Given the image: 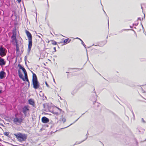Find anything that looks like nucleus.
Wrapping results in <instances>:
<instances>
[{
    "mask_svg": "<svg viewBox=\"0 0 146 146\" xmlns=\"http://www.w3.org/2000/svg\"><path fill=\"white\" fill-rule=\"evenodd\" d=\"M14 135L19 141L21 142L26 141L27 138V135L25 134L17 133L14 134Z\"/></svg>",
    "mask_w": 146,
    "mask_h": 146,
    "instance_id": "f257e3e1",
    "label": "nucleus"
},
{
    "mask_svg": "<svg viewBox=\"0 0 146 146\" xmlns=\"http://www.w3.org/2000/svg\"><path fill=\"white\" fill-rule=\"evenodd\" d=\"M17 114L15 115V117L14 118L13 120L14 123L17 125H20L22 122L23 119L22 118H19L17 117Z\"/></svg>",
    "mask_w": 146,
    "mask_h": 146,
    "instance_id": "f03ea898",
    "label": "nucleus"
},
{
    "mask_svg": "<svg viewBox=\"0 0 146 146\" xmlns=\"http://www.w3.org/2000/svg\"><path fill=\"white\" fill-rule=\"evenodd\" d=\"M7 50L3 47L0 46V56L3 57L6 55Z\"/></svg>",
    "mask_w": 146,
    "mask_h": 146,
    "instance_id": "7ed1b4c3",
    "label": "nucleus"
},
{
    "mask_svg": "<svg viewBox=\"0 0 146 146\" xmlns=\"http://www.w3.org/2000/svg\"><path fill=\"white\" fill-rule=\"evenodd\" d=\"M13 35L11 37L13 42H16L17 40L16 38V30H13L12 31Z\"/></svg>",
    "mask_w": 146,
    "mask_h": 146,
    "instance_id": "20e7f679",
    "label": "nucleus"
},
{
    "mask_svg": "<svg viewBox=\"0 0 146 146\" xmlns=\"http://www.w3.org/2000/svg\"><path fill=\"white\" fill-rule=\"evenodd\" d=\"M29 110L28 106H25L22 108V112L26 116L27 115V112Z\"/></svg>",
    "mask_w": 146,
    "mask_h": 146,
    "instance_id": "39448f33",
    "label": "nucleus"
},
{
    "mask_svg": "<svg viewBox=\"0 0 146 146\" xmlns=\"http://www.w3.org/2000/svg\"><path fill=\"white\" fill-rule=\"evenodd\" d=\"M33 87L35 89L38 88L40 87V83L38 81L32 82Z\"/></svg>",
    "mask_w": 146,
    "mask_h": 146,
    "instance_id": "423d86ee",
    "label": "nucleus"
},
{
    "mask_svg": "<svg viewBox=\"0 0 146 146\" xmlns=\"http://www.w3.org/2000/svg\"><path fill=\"white\" fill-rule=\"evenodd\" d=\"M28 48V52L29 53L30 52L31 48L32 46V40H29Z\"/></svg>",
    "mask_w": 146,
    "mask_h": 146,
    "instance_id": "0eeeda50",
    "label": "nucleus"
},
{
    "mask_svg": "<svg viewBox=\"0 0 146 146\" xmlns=\"http://www.w3.org/2000/svg\"><path fill=\"white\" fill-rule=\"evenodd\" d=\"M6 73L4 71L0 72V79H2L5 77L6 76Z\"/></svg>",
    "mask_w": 146,
    "mask_h": 146,
    "instance_id": "6e6552de",
    "label": "nucleus"
},
{
    "mask_svg": "<svg viewBox=\"0 0 146 146\" xmlns=\"http://www.w3.org/2000/svg\"><path fill=\"white\" fill-rule=\"evenodd\" d=\"M25 33L28 38V40H32V36L30 32L27 30H26Z\"/></svg>",
    "mask_w": 146,
    "mask_h": 146,
    "instance_id": "1a4fd4ad",
    "label": "nucleus"
},
{
    "mask_svg": "<svg viewBox=\"0 0 146 146\" xmlns=\"http://www.w3.org/2000/svg\"><path fill=\"white\" fill-rule=\"evenodd\" d=\"M49 119L45 117H43L42 118V121L43 123H46L49 122Z\"/></svg>",
    "mask_w": 146,
    "mask_h": 146,
    "instance_id": "9d476101",
    "label": "nucleus"
},
{
    "mask_svg": "<svg viewBox=\"0 0 146 146\" xmlns=\"http://www.w3.org/2000/svg\"><path fill=\"white\" fill-rule=\"evenodd\" d=\"M6 62L5 61V60L0 57V66H3L5 64Z\"/></svg>",
    "mask_w": 146,
    "mask_h": 146,
    "instance_id": "9b49d317",
    "label": "nucleus"
},
{
    "mask_svg": "<svg viewBox=\"0 0 146 146\" xmlns=\"http://www.w3.org/2000/svg\"><path fill=\"white\" fill-rule=\"evenodd\" d=\"M33 73V78H32V82L37 81L38 79L36 74L34 73L33 72L31 71Z\"/></svg>",
    "mask_w": 146,
    "mask_h": 146,
    "instance_id": "f8f14e48",
    "label": "nucleus"
},
{
    "mask_svg": "<svg viewBox=\"0 0 146 146\" xmlns=\"http://www.w3.org/2000/svg\"><path fill=\"white\" fill-rule=\"evenodd\" d=\"M18 73L19 78H20L22 79L23 81H25V79L23 77V75L21 72V70H18Z\"/></svg>",
    "mask_w": 146,
    "mask_h": 146,
    "instance_id": "ddd939ff",
    "label": "nucleus"
},
{
    "mask_svg": "<svg viewBox=\"0 0 146 146\" xmlns=\"http://www.w3.org/2000/svg\"><path fill=\"white\" fill-rule=\"evenodd\" d=\"M28 102L29 104L32 105L33 107L35 106V103L33 100L30 99L29 100Z\"/></svg>",
    "mask_w": 146,
    "mask_h": 146,
    "instance_id": "4468645a",
    "label": "nucleus"
},
{
    "mask_svg": "<svg viewBox=\"0 0 146 146\" xmlns=\"http://www.w3.org/2000/svg\"><path fill=\"white\" fill-rule=\"evenodd\" d=\"M94 95H95V96L94 97V98H91V99L92 101H96V99L97 97V96L96 95V93L95 92L94 93Z\"/></svg>",
    "mask_w": 146,
    "mask_h": 146,
    "instance_id": "2eb2a0df",
    "label": "nucleus"
},
{
    "mask_svg": "<svg viewBox=\"0 0 146 146\" xmlns=\"http://www.w3.org/2000/svg\"><path fill=\"white\" fill-rule=\"evenodd\" d=\"M15 43H16V51L17 52H18L19 51V48L18 46V44L17 43V41L16 42H14Z\"/></svg>",
    "mask_w": 146,
    "mask_h": 146,
    "instance_id": "dca6fc26",
    "label": "nucleus"
},
{
    "mask_svg": "<svg viewBox=\"0 0 146 146\" xmlns=\"http://www.w3.org/2000/svg\"><path fill=\"white\" fill-rule=\"evenodd\" d=\"M93 103L95 107L97 106V107H98L100 105V103H99L97 102H96V101H95L94 102H93Z\"/></svg>",
    "mask_w": 146,
    "mask_h": 146,
    "instance_id": "f3484780",
    "label": "nucleus"
},
{
    "mask_svg": "<svg viewBox=\"0 0 146 146\" xmlns=\"http://www.w3.org/2000/svg\"><path fill=\"white\" fill-rule=\"evenodd\" d=\"M49 124L50 125V128H51L54 126V123L53 122V121H51L49 123Z\"/></svg>",
    "mask_w": 146,
    "mask_h": 146,
    "instance_id": "a211bd4d",
    "label": "nucleus"
},
{
    "mask_svg": "<svg viewBox=\"0 0 146 146\" xmlns=\"http://www.w3.org/2000/svg\"><path fill=\"white\" fill-rule=\"evenodd\" d=\"M25 79L27 82H29V80L28 79L27 74L25 75Z\"/></svg>",
    "mask_w": 146,
    "mask_h": 146,
    "instance_id": "6ab92c4d",
    "label": "nucleus"
},
{
    "mask_svg": "<svg viewBox=\"0 0 146 146\" xmlns=\"http://www.w3.org/2000/svg\"><path fill=\"white\" fill-rule=\"evenodd\" d=\"M69 40V38L66 39H65L64 41V43H67V42H69L71 41V40H70L68 41V40Z\"/></svg>",
    "mask_w": 146,
    "mask_h": 146,
    "instance_id": "aec40b11",
    "label": "nucleus"
},
{
    "mask_svg": "<svg viewBox=\"0 0 146 146\" xmlns=\"http://www.w3.org/2000/svg\"><path fill=\"white\" fill-rule=\"evenodd\" d=\"M51 41L52 42V44H53L56 45L57 44L56 42L54 40H51Z\"/></svg>",
    "mask_w": 146,
    "mask_h": 146,
    "instance_id": "412c9836",
    "label": "nucleus"
},
{
    "mask_svg": "<svg viewBox=\"0 0 146 146\" xmlns=\"http://www.w3.org/2000/svg\"><path fill=\"white\" fill-rule=\"evenodd\" d=\"M61 120L63 123H64L66 121V119L65 118L63 117L61 118Z\"/></svg>",
    "mask_w": 146,
    "mask_h": 146,
    "instance_id": "4be33fe9",
    "label": "nucleus"
},
{
    "mask_svg": "<svg viewBox=\"0 0 146 146\" xmlns=\"http://www.w3.org/2000/svg\"><path fill=\"white\" fill-rule=\"evenodd\" d=\"M87 138H88V137H86V138L85 139H84V140H83V141H81V142H80V143H77V142H76L75 143V145L78 144H79V143H81L82 142L84 141H85V140H86V139H87Z\"/></svg>",
    "mask_w": 146,
    "mask_h": 146,
    "instance_id": "5701e85b",
    "label": "nucleus"
},
{
    "mask_svg": "<svg viewBox=\"0 0 146 146\" xmlns=\"http://www.w3.org/2000/svg\"><path fill=\"white\" fill-rule=\"evenodd\" d=\"M18 67L20 69H21L22 68H23V67L20 64H19L18 65Z\"/></svg>",
    "mask_w": 146,
    "mask_h": 146,
    "instance_id": "b1692460",
    "label": "nucleus"
},
{
    "mask_svg": "<svg viewBox=\"0 0 146 146\" xmlns=\"http://www.w3.org/2000/svg\"><path fill=\"white\" fill-rule=\"evenodd\" d=\"M4 134L5 135L9 137V132H5L4 133Z\"/></svg>",
    "mask_w": 146,
    "mask_h": 146,
    "instance_id": "393cba45",
    "label": "nucleus"
},
{
    "mask_svg": "<svg viewBox=\"0 0 146 146\" xmlns=\"http://www.w3.org/2000/svg\"><path fill=\"white\" fill-rule=\"evenodd\" d=\"M53 113L54 114L56 115H58L59 114V113H58V112H54V111H53Z\"/></svg>",
    "mask_w": 146,
    "mask_h": 146,
    "instance_id": "a878e982",
    "label": "nucleus"
},
{
    "mask_svg": "<svg viewBox=\"0 0 146 146\" xmlns=\"http://www.w3.org/2000/svg\"><path fill=\"white\" fill-rule=\"evenodd\" d=\"M23 71V72L24 75L27 74V72L25 69Z\"/></svg>",
    "mask_w": 146,
    "mask_h": 146,
    "instance_id": "bb28decb",
    "label": "nucleus"
},
{
    "mask_svg": "<svg viewBox=\"0 0 146 146\" xmlns=\"http://www.w3.org/2000/svg\"><path fill=\"white\" fill-rule=\"evenodd\" d=\"M81 44H82V45L84 46L85 48H86V45L84 44L83 41H82V42H81Z\"/></svg>",
    "mask_w": 146,
    "mask_h": 146,
    "instance_id": "cd10ccee",
    "label": "nucleus"
},
{
    "mask_svg": "<svg viewBox=\"0 0 146 146\" xmlns=\"http://www.w3.org/2000/svg\"><path fill=\"white\" fill-rule=\"evenodd\" d=\"M45 84H46V86H47V87H48L49 88L50 86H49V85L47 84V83L46 82H45Z\"/></svg>",
    "mask_w": 146,
    "mask_h": 146,
    "instance_id": "c85d7f7f",
    "label": "nucleus"
},
{
    "mask_svg": "<svg viewBox=\"0 0 146 146\" xmlns=\"http://www.w3.org/2000/svg\"><path fill=\"white\" fill-rule=\"evenodd\" d=\"M141 121L142 122L144 123H146L145 121L143 119V118L141 119Z\"/></svg>",
    "mask_w": 146,
    "mask_h": 146,
    "instance_id": "c756f323",
    "label": "nucleus"
},
{
    "mask_svg": "<svg viewBox=\"0 0 146 146\" xmlns=\"http://www.w3.org/2000/svg\"><path fill=\"white\" fill-rule=\"evenodd\" d=\"M72 69H78L80 70H82V68H72Z\"/></svg>",
    "mask_w": 146,
    "mask_h": 146,
    "instance_id": "7c9ffc66",
    "label": "nucleus"
},
{
    "mask_svg": "<svg viewBox=\"0 0 146 146\" xmlns=\"http://www.w3.org/2000/svg\"><path fill=\"white\" fill-rule=\"evenodd\" d=\"M81 117V116H80L79 118H78L77 119H76L74 122L73 123H75L79 119V118Z\"/></svg>",
    "mask_w": 146,
    "mask_h": 146,
    "instance_id": "2f4dec72",
    "label": "nucleus"
},
{
    "mask_svg": "<svg viewBox=\"0 0 146 146\" xmlns=\"http://www.w3.org/2000/svg\"><path fill=\"white\" fill-rule=\"evenodd\" d=\"M21 69L23 71L25 70V69L24 67H23V68H22Z\"/></svg>",
    "mask_w": 146,
    "mask_h": 146,
    "instance_id": "473e14b6",
    "label": "nucleus"
},
{
    "mask_svg": "<svg viewBox=\"0 0 146 146\" xmlns=\"http://www.w3.org/2000/svg\"><path fill=\"white\" fill-rule=\"evenodd\" d=\"M54 52H56V47H54Z\"/></svg>",
    "mask_w": 146,
    "mask_h": 146,
    "instance_id": "72a5a7b5",
    "label": "nucleus"
},
{
    "mask_svg": "<svg viewBox=\"0 0 146 146\" xmlns=\"http://www.w3.org/2000/svg\"><path fill=\"white\" fill-rule=\"evenodd\" d=\"M17 1H18L19 3H20L21 1V0H17Z\"/></svg>",
    "mask_w": 146,
    "mask_h": 146,
    "instance_id": "f704fd0d",
    "label": "nucleus"
},
{
    "mask_svg": "<svg viewBox=\"0 0 146 146\" xmlns=\"http://www.w3.org/2000/svg\"><path fill=\"white\" fill-rule=\"evenodd\" d=\"M138 20H141V18H140V17H139V18H138Z\"/></svg>",
    "mask_w": 146,
    "mask_h": 146,
    "instance_id": "c9c22d12",
    "label": "nucleus"
},
{
    "mask_svg": "<svg viewBox=\"0 0 146 146\" xmlns=\"http://www.w3.org/2000/svg\"><path fill=\"white\" fill-rule=\"evenodd\" d=\"M28 83H29V84H28V86H29V85H30V82H29H29H27Z\"/></svg>",
    "mask_w": 146,
    "mask_h": 146,
    "instance_id": "e433bc0d",
    "label": "nucleus"
},
{
    "mask_svg": "<svg viewBox=\"0 0 146 146\" xmlns=\"http://www.w3.org/2000/svg\"><path fill=\"white\" fill-rule=\"evenodd\" d=\"M76 38L77 39H79V40L80 39V38H78V37H77Z\"/></svg>",
    "mask_w": 146,
    "mask_h": 146,
    "instance_id": "4c0bfd02",
    "label": "nucleus"
},
{
    "mask_svg": "<svg viewBox=\"0 0 146 146\" xmlns=\"http://www.w3.org/2000/svg\"><path fill=\"white\" fill-rule=\"evenodd\" d=\"M47 0V3H48V7H49V5L48 4V0Z\"/></svg>",
    "mask_w": 146,
    "mask_h": 146,
    "instance_id": "58836bf2",
    "label": "nucleus"
},
{
    "mask_svg": "<svg viewBox=\"0 0 146 146\" xmlns=\"http://www.w3.org/2000/svg\"><path fill=\"white\" fill-rule=\"evenodd\" d=\"M108 27H109V20H108Z\"/></svg>",
    "mask_w": 146,
    "mask_h": 146,
    "instance_id": "ea45409f",
    "label": "nucleus"
},
{
    "mask_svg": "<svg viewBox=\"0 0 146 146\" xmlns=\"http://www.w3.org/2000/svg\"><path fill=\"white\" fill-rule=\"evenodd\" d=\"M132 113H133V116H134V113H133V111H132Z\"/></svg>",
    "mask_w": 146,
    "mask_h": 146,
    "instance_id": "a19ab883",
    "label": "nucleus"
},
{
    "mask_svg": "<svg viewBox=\"0 0 146 146\" xmlns=\"http://www.w3.org/2000/svg\"><path fill=\"white\" fill-rule=\"evenodd\" d=\"M80 41H81L82 42V41H82V40L81 39H80Z\"/></svg>",
    "mask_w": 146,
    "mask_h": 146,
    "instance_id": "79ce46f5",
    "label": "nucleus"
},
{
    "mask_svg": "<svg viewBox=\"0 0 146 146\" xmlns=\"http://www.w3.org/2000/svg\"><path fill=\"white\" fill-rule=\"evenodd\" d=\"M125 30H125V29H123V30L122 31H125Z\"/></svg>",
    "mask_w": 146,
    "mask_h": 146,
    "instance_id": "37998d69",
    "label": "nucleus"
},
{
    "mask_svg": "<svg viewBox=\"0 0 146 146\" xmlns=\"http://www.w3.org/2000/svg\"><path fill=\"white\" fill-rule=\"evenodd\" d=\"M145 14H144V18H145Z\"/></svg>",
    "mask_w": 146,
    "mask_h": 146,
    "instance_id": "c03bdc74",
    "label": "nucleus"
},
{
    "mask_svg": "<svg viewBox=\"0 0 146 146\" xmlns=\"http://www.w3.org/2000/svg\"><path fill=\"white\" fill-rule=\"evenodd\" d=\"M59 109V110H60V111H61V109H59H59Z\"/></svg>",
    "mask_w": 146,
    "mask_h": 146,
    "instance_id": "a18cd8bd",
    "label": "nucleus"
},
{
    "mask_svg": "<svg viewBox=\"0 0 146 146\" xmlns=\"http://www.w3.org/2000/svg\"><path fill=\"white\" fill-rule=\"evenodd\" d=\"M103 11H104V12L106 14V13L105 12V11L104 10H103Z\"/></svg>",
    "mask_w": 146,
    "mask_h": 146,
    "instance_id": "49530a36",
    "label": "nucleus"
},
{
    "mask_svg": "<svg viewBox=\"0 0 146 146\" xmlns=\"http://www.w3.org/2000/svg\"><path fill=\"white\" fill-rule=\"evenodd\" d=\"M141 8L143 9V7L142 6L141 7Z\"/></svg>",
    "mask_w": 146,
    "mask_h": 146,
    "instance_id": "de8ad7c7",
    "label": "nucleus"
},
{
    "mask_svg": "<svg viewBox=\"0 0 146 146\" xmlns=\"http://www.w3.org/2000/svg\"><path fill=\"white\" fill-rule=\"evenodd\" d=\"M70 126V125L68 126H68ZM66 127H65V128H66Z\"/></svg>",
    "mask_w": 146,
    "mask_h": 146,
    "instance_id": "09e8293b",
    "label": "nucleus"
},
{
    "mask_svg": "<svg viewBox=\"0 0 146 146\" xmlns=\"http://www.w3.org/2000/svg\"><path fill=\"white\" fill-rule=\"evenodd\" d=\"M70 126V125L68 126H68ZM66 127H65V128H66Z\"/></svg>",
    "mask_w": 146,
    "mask_h": 146,
    "instance_id": "8fccbe9b",
    "label": "nucleus"
},
{
    "mask_svg": "<svg viewBox=\"0 0 146 146\" xmlns=\"http://www.w3.org/2000/svg\"><path fill=\"white\" fill-rule=\"evenodd\" d=\"M70 126V125L68 126H68ZM66 127H65V128H66Z\"/></svg>",
    "mask_w": 146,
    "mask_h": 146,
    "instance_id": "3c124183",
    "label": "nucleus"
},
{
    "mask_svg": "<svg viewBox=\"0 0 146 146\" xmlns=\"http://www.w3.org/2000/svg\"><path fill=\"white\" fill-rule=\"evenodd\" d=\"M66 73H69V72H66Z\"/></svg>",
    "mask_w": 146,
    "mask_h": 146,
    "instance_id": "603ef678",
    "label": "nucleus"
},
{
    "mask_svg": "<svg viewBox=\"0 0 146 146\" xmlns=\"http://www.w3.org/2000/svg\"><path fill=\"white\" fill-rule=\"evenodd\" d=\"M73 124V123H71V124L70 125H70H72V124Z\"/></svg>",
    "mask_w": 146,
    "mask_h": 146,
    "instance_id": "864d4df0",
    "label": "nucleus"
},
{
    "mask_svg": "<svg viewBox=\"0 0 146 146\" xmlns=\"http://www.w3.org/2000/svg\"><path fill=\"white\" fill-rule=\"evenodd\" d=\"M38 36L39 37H40V36Z\"/></svg>",
    "mask_w": 146,
    "mask_h": 146,
    "instance_id": "5fc2aeb1",
    "label": "nucleus"
},
{
    "mask_svg": "<svg viewBox=\"0 0 146 146\" xmlns=\"http://www.w3.org/2000/svg\"><path fill=\"white\" fill-rule=\"evenodd\" d=\"M84 114V113L82 114V115H83V114Z\"/></svg>",
    "mask_w": 146,
    "mask_h": 146,
    "instance_id": "6e6d98bb",
    "label": "nucleus"
},
{
    "mask_svg": "<svg viewBox=\"0 0 146 146\" xmlns=\"http://www.w3.org/2000/svg\"><path fill=\"white\" fill-rule=\"evenodd\" d=\"M54 81L55 82L54 80Z\"/></svg>",
    "mask_w": 146,
    "mask_h": 146,
    "instance_id": "4d7b16f0",
    "label": "nucleus"
},
{
    "mask_svg": "<svg viewBox=\"0 0 146 146\" xmlns=\"http://www.w3.org/2000/svg\"><path fill=\"white\" fill-rule=\"evenodd\" d=\"M142 27H143V25H142Z\"/></svg>",
    "mask_w": 146,
    "mask_h": 146,
    "instance_id": "13d9d810",
    "label": "nucleus"
},
{
    "mask_svg": "<svg viewBox=\"0 0 146 146\" xmlns=\"http://www.w3.org/2000/svg\"><path fill=\"white\" fill-rule=\"evenodd\" d=\"M60 99H61V97H60Z\"/></svg>",
    "mask_w": 146,
    "mask_h": 146,
    "instance_id": "bf43d9fd",
    "label": "nucleus"
},
{
    "mask_svg": "<svg viewBox=\"0 0 146 146\" xmlns=\"http://www.w3.org/2000/svg\"><path fill=\"white\" fill-rule=\"evenodd\" d=\"M141 19L142 20H143V18H142Z\"/></svg>",
    "mask_w": 146,
    "mask_h": 146,
    "instance_id": "052dcab7",
    "label": "nucleus"
}]
</instances>
